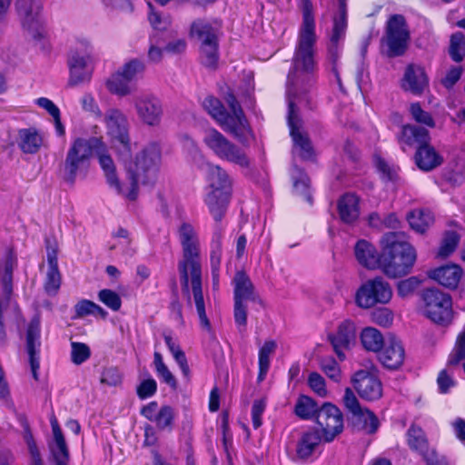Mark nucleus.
Returning a JSON list of instances; mask_svg holds the SVG:
<instances>
[{
  "instance_id": "1",
  "label": "nucleus",
  "mask_w": 465,
  "mask_h": 465,
  "mask_svg": "<svg viewBox=\"0 0 465 465\" xmlns=\"http://www.w3.org/2000/svg\"><path fill=\"white\" fill-rule=\"evenodd\" d=\"M302 12V24L298 36V44L292 59V67L287 78V98L289 104L288 125L293 142V153L304 160L312 159L314 153L311 141L302 130V120L298 116V104L308 105V89L313 83L314 44L316 42L315 20L311 0H300Z\"/></svg>"
},
{
  "instance_id": "2",
  "label": "nucleus",
  "mask_w": 465,
  "mask_h": 465,
  "mask_svg": "<svg viewBox=\"0 0 465 465\" xmlns=\"http://www.w3.org/2000/svg\"><path fill=\"white\" fill-rule=\"evenodd\" d=\"M120 159L124 164L130 180L128 185L120 183L111 156L103 154L100 157V166L106 182L118 194L129 200H134L140 184L153 185L158 180L162 163V150L158 143L147 144L136 153L134 159L130 157V153Z\"/></svg>"
},
{
  "instance_id": "3",
  "label": "nucleus",
  "mask_w": 465,
  "mask_h": 465,
  "mask_svg": "<svg viewBox=\"0 0 465 465\" xmlns=\"http://www.w3.org/2000/svg\"><path fill=\"white\" fill-rule=\"evenodd\" d=\"M179 241L182 245V259L178 272L183 292L188 302H194L201 327L210 331L211 323L205 312V302L202 286L201 244L196 229L184 223L179 228Z\"/></svg>"
},
{
  "instance_id": "4",
  "label": "nucleus",
  "mask_w": 465,
  "mask_h": 465,
  "mask_svg": "<svg viewBox=\"0 0 465 465\" xmlns=\"http://www.w3.org/2000/svg\"><path fill=\"white\" fill-rule=\"evenodd\" d=\"M381 271L390 278H398L411 272L417 258L413 246L400 232L385 233L381 239Z\"/></svg>"
},
{
  "instance_id": "5",
  "label": "nucleus",
  "mask_w": 465,
  "mask_h": 465,
  "mask_svg": "<svg viewBox=\"0 0 465 465\" xmlns=\"http://www.w3.org/2000/svg\"><path fill=\"white\" fill-rule=\"evenodd\" d=\"M226 102L230 113L213 96H207L203 102V107L224 131L233 134L240 142L246 143L252 136V132L242 109L233 94H229Z\"/></svg>"
},
{
  "instance_id": "6",
  "label": "nucleus",
  "mask_w": 465,
  "mask_h": 465,
  "mask_svg": "<svg viewBox=\"0 0 465 465\" xmlns=\"http://www.w3.org/2000/svg\"><path fill=\"white\" fill-rule=\"evenodd\" d=\"M96 64L94 46L86 37H78L68 53L67 84L75 87L91 82Z\"/></svg>"
},
{
  "instance_id": "7",
  "label": "nucleus",
  "mask_w": 465,
  "mask_h": 465,
  "mask_svg": "<svg viewBox=\"0 0 465 465\" xmlns=\"http://www.w3.org/2000/svg\"><path fill=\"white\" fill-rule=\"evenodd\" d=\"M208 192L204 202L213 219L220 222L226 211L232 190V181L225 170L209 164L207 172Z\"/></svg>"
},
{
  "instance_id": "8",
  "label": "nucleus",
  "mask_w": 465,
  "mask_h": 465,
  "mask_svg": "<svg viewBox=\"0 0 465 465\" xmlns=\"http://www.w3.org/2000/svg\"><path fill=\"white\" fill-rule=\"evenodd\" d=\"M401 143L404 145L416 146L415 161L419 168L430 171L442 163V157L429 144L430 134L426 128L413 124H406L402 127Z\"/></svg>"
},
{
  "instance_id": "9",
  "label": "nucleus",
  "mask_w": 465,
  "mask_h": 465,
  "mask_svg": "<svg viewBox=\"0 0 465 465\" xmlns=\"http://www.w3.org/2000/svg\"><path fill=\"white\" fill-rule=\"evenodd\" d=\"M95 153L100 161L103 154H107L105 145L100 138H77L67 152L64 162L65 179L74 183L77 173L85 167L92 153Z\"/></svg>"
},
{
  "instance_id": "10",
  "label": "nucleus",
  "mask_w": 465,
  "mask_h": 465,
  "mask_svg": "<svg viewBox=\"0 0 465 465\" xmlns=\"http://www.w3.org/2000/svg\"><path fill=\"white\" fill-rule=\"evenodd\" d=\"M203 142L218 158L239 165L242 168L249 167L250 159L246 153L229 141L216 129L210 128L205 130Z\"/></svg>"
},
{
  "instance_id": "11",
  "label": "nucleus",
  "mask_w": 465,
  "mask_h": 465,
  "mask_svg": "<svg viewBox=\"0 0 465 465\" xmlns=\"http://www.w3.org/2000/svg\"><path fill=\"white\" fill-rule=\"evenodd\" d=\"M217 33L218 27L203 20L193 22L191 26V34L201 42V62L204 66L212 69L217 66L219 61Z\"/></svg>"
},
{
  "instance_id": "12",
  "label": "nucleus",
  "mask_w": 465,
  "mask_h": 465,
  "mask_svg": "<svg viewBox=\"0 0 465 465\" xmlns=\"http://www.w3.org/2000/svg\"><path fill=\"white\" fill-rule=\"evenodd\" d=\"M104 122L107 134L117 148L119 157L124 158L131 153L127 116L120 109L110 108L104 114Z\"/></svg>"
},
{
  "instance_id": "13",
  "label": "nucleus",
  "mask_w": 465,
  "mask_h": 465,
  "mask_svg": "<svg viewBox=\"0 0 465 465\" xmlns=\"http://www.w3.org/2000/svg\"><path fill=\"white\" fill-rule=\"evenodd\" d=\"M392 297V289L382 277H375L363 282L356 292L355 302L362 309L376 304H387Z\"/></svg>"
},
{
  "instance_id": "14",
  "label": "nucleus",
  "mask_w": 465,
  "mask_h": 465,
  "mask_svg": "<svg viewBox=\"0 0 465 465\" xmlns=\"http://www.w3.org/2000/svg\"><path fill=\"white\" fill-rule=\"evenodd\" d=\"M424 313L437 323L448 324L453 317L452 302L448 293L438 289H428L422 295Z\"/></svg>"
},
{
  "instance_id": "15",
  "label": "nucleus",
  "mask_w": 465,
  "mask_h": 465,
  "mask_svg": "<svg viewBox=\"0 0 465 465\" xmlns=\"http://www.w3.org/2000/svg\"><path fill=\"white\" fill-rule=\"evenodd\" d=\"M15 8L24 30L34 39L44 36V18L40 0H16Z\"/></svg>"
},
{
  "instance_id": "16",
  "label": "nucleus",
  "mask_w": 465,
  "mask_h": 465,
  "mask_svg": "<svg viewBox=\"0 0 465 465\" xmlns=\"http://www.w3.org/2000/svg\"><path fill=\"white\" fill-rule=\"evenodd\" d=\"M135 114L144 125L157 127L161 124L163 116V108L161 100L152 93H140L132 99Z\"/></svg>"
},
{
  "instance_id": "17",
  "label": "nucleus",
  "mask_w": 465,
  "mask_h": 465,
  "mask_svg": "<svg viewBox=\"0 0 465 465\" xmlns=\"http://www.w3.org/2000/svg\"><path fill=\"white\" fill-rule=\"evenodd\" d=\"M410 31L404 16L393 15L386 25L385 43L389 56L402 55L408 48Z\"/></svg>"
},
{
  "instance_id": "18",
  "label": "nucleus",
  "mask_w": 465,
  "mask_h": 465,
  "mask_svg": "<svg viewBox=\"0 0 465 465\" xmlns=\"http://www.w3.org/2000/svg\"><path fill=\"white\" fill-rule=\"evenodd\" d=\"M346 28L347 20L345 3L344 0H340L339 15L333 19V27L328 46V60L332 65L331 70L338 82H340V77L337 71V64L341 54Z\"/></svg>"
},
{
  "instance_id": "19",
  "label": "nucleus",
  "mask_w": 465,
  "mask_h": 465,
  "mask_svg": "<svg viewBox=\"0 0 465 465\" xmlns=\"http://www.w3.org/2000/svg\"><path fill=\"white\" fill-rule=\"evenodd\" d=\"M322 430L324 440L331 442L343 430V416L341 411L331 403H324L318 410L315 418Z\"/></svg>"
},
{
  "instance_id": "20",
  "label": "nucleus",
  "mask_w": 465,
  "mask_h": 465,
  "mask_svg": "<svg viewBox=\"0 0 465 465\" xmlns=\"http://www.w3.org/2000/svg\"><path fill=\"white\" fill-rule=\"evenodd\" d=\"M352 385L358 394L364 400L375 401L382 395L380 380L367 371H359L351 378Z\"/></svg>"
},
{
  "instance_id": "21",
  "label": "nucleus",
  "mask_w": 465,
  "mask_h": 465,
  "mask_svg": "<svg viewBox=\"0 0 465 465\" xmlns=\"http://www.w3.org/2000/svg\"><path fill=\"white\" fill-rule=\"evenodd\" d=\"M322 451V437L317 430L303 432L297 441L295 455L301 461L313 460Z\"/></svg>"
},
{
  "instance_id": "22",
  "label": "nucleus",
  "mask_w": 465,
  "mask_h": 465,
  "mask_svg": "<svg viewBox=\"0 0 465 465\" xmlns=\"http://www.w3.org/2000/svg\"><path fill=\"white\" fill-rule=\"evenodd\" d=\"M141 414L161 430H171L175 418V411L169 405H163L160 409L156 401H151L141 411Z\"/></svg>"
},
{
  "instance_id": "23",
  "label": "nucleus",
  "mask_w": 465,
  "mask_h": 465,
  "mask_svg": "<svg viewBox=\"0 0 465 465\" xmlns=\"http://www.w3.org/2000/svg\"><path fill=\"white\" fill-rule=\"evenodd\" d=\"M232 284L233 286V301L240 302L262 303L250 277L242 271L235 272Z\"/></svg>"
},
{
  "instance_id": "24",
  "label": "nucleus",
  "mask_w": 465,
  "mask_h": 465,
  "mask_svg": "<svg viewBox=\"0 0 465 465\" xmlns=\"http://www.w3.org/2000/svg\"><path fill=\"white\" fill-rule=\"evenodd\" d=\"M356 337V328L351 321L346 320L340 323L337 331L329 336L334 352L341 361L345 359L344 351L348 350Z\"/></svg>"
},
{
  "instance_id": "25",
  "label": "nucleus",
  "mask_w": 465,
  "mask_h": 465,
  "mask_svg": "<svg viewBox=\"0 0 465 465\" xmlns=\"http://www.w3.org/2000/svg\"><path fill=\"white\" fill-rule=\"evenodd\" d=\"M379 352L381 363L391 370L400 368L405 360V350L400 340L395 337L389 338Z\"/></svg>"
},
{
  "instance_id": "26",
  "label": "nucleus",
  "mask_w": 465,
  "mask_h": 465,
  "mask_svg": "<svg viewBox=\"0 0 465 465\" xmlns=\"http://www.w3.org/2000/svg\"><path fill=\"white\" fill-rule=\"evenodd\" d=\"M41 327H40V320L38 318H34L26 331V350L29 355V361L32 369L33 375L35 379H36V371L39 369V360L38 353L41 346Z\"/></svg>"
},
{
  "instance_id": "27",
  "label": "nucleus",
  "mask_w": 465,
  "mask_h": 465,
  "mask_svg": "<svg viewBox=\"0 0 465 465\" xmlns=\"http://www.w3.org/2000/svg\"><path fill=\"white\" fill-rule=\"evenodd\" d=\"M17 266V257L13 249L5 250L0 258V282L5 297L9 299L13 292V272Z\"/></svg>"
},
{
  "instance_id": "28",
  "label": "nucleus",
  "mask_w": 465,
  "mask_h": 465,
  "mask_svg": "<svg viewBox=\"0 0 465 465\" xmlns=\"http://www.w3.org/2000/svg\"><path fill=\"white\" fill-rule=\"evenodd\" d=\"M429 80L422 66L411 64L406 67L402 88L414 94H420L428 86Z\"/></svg>"
},
{
  "instance_id": "29",
  "label": "nucleus",
  "mask_w": 465,
  "mask_h": 465,
  "mask_svg": "<svg viewBox=\"0 0 465 465\" xmlns=\"http://www.w3.org/2000/svg\"><path fill=\"white\" fill-rule=\"evenodd\" d=\"M354 253L358 262L369 269L375 270L381 266V253L380 254L373 244L366 240H360L354 247Z\"/></svg>"
},
{
  "instance_id": "30",
  "label": "nucleus",
  "mask_w": 465,
  "mask_h": 465,
  "mask_svg": "<svg viewBox=\"0 0 465 465\" xmlns=\"http://www.w3.org/2000/svg\"><path fill=\"white\" fill-rule=\"evenodd\" d=\"M462 275V269L457 264H447L429 272L430 278L450 289H455L458 286Z\"/></svg>"
},
{
  "instance_id": "31",
  "label": "nucleus",
  "mask_w": 465,
  "mask_h": 465,
  "mask_svg": "<svg viewBox=\"0 0 465 465\" xmlns=\"http://www.w3.org/2000/svg\"><path fill=\"white\" fill-rule=\"evenodd\" d=\"M43 142V134L35 127L23 128L18 131L16 143L19 149L25 153H36Z\"/></svg>"
},
{
  "instance_id": "32",
  "label": "nucleus",
  "mask_w": 465,
  "mask_h": 465,
  "mask_svg": "<svg viewBox=\"0 0 465 465\" xmlns=\"http://www.w3.org/2000/svg\"><path fill=\"white\" fill-rule=\"evenodd\" d=\"M341 220L345 223H354L360 215L359 198L353 193H346L338 202Z\"/></svg>"
},
{
  "instance_id": "33",
  "label": "nucleus",
  "mask_w": 465,
  "mask_h": 465,
  "mask_svg": "<svg viewBox=\"0 0 465 465\" xmlns=\"http://www.w3.org/2000/svg\"><path fill=\"white\" fill-rule=\"evenodd\" d=\"M105 87L110 94L120 97L127 96L135 90V85L125 79L118 69L106 79Z\"/></svg>"
},
{
  "instance_id": "34",
  "label": "nucleus",
  "mask_w": 465,
  "mask_h": 465,
  "mask_svg": "<svg viewBox=\"0 0 465 465\" xmlns=\"http://www.w3.org/2000/svg\"><path fill=\"white\" fill-rule=\"evenodd\" d=\"M407 220L412 230L423 233L434 223V215L429 209H415L410 212Z\"/></svg>"
},
{
  "instance_id": "35",
  "label": "nucleus",
  "mask_w": 465,
  "mask_h": 465,
  "mask_svg": "<svg viewBox=\"0 0 465 465\" xmlns=\"http://www.w3.org/2000/svg\"><path fill=\"white\" fill-rule=\"evenodd\" d=\"M407 442L409 447L420 455L425 454L430 450L423 430L415 425H411L407 431Z\"/></svg>"
},
{
  "instance_id": "36",
  "label": "nucleus",
  "mask_w": 465,
  "mask_h": 465,
  "mask_svg": "<svg viewBox=\"0 0 465 465\" xmlns=\"http://www.w3.org/2000/svg\"><path fill=\"white\" fill-rule=\"evenodd\" d=\"M223 237V228L220 224H216L210 243V265L221 266Z\"/></svg>"
},
{
  "instance_id": "37",
  "label": "nucleus",
  "mask_w": 465,
  "mask_h": 465,
  "mask_svg": "<svg viewBox=\"0 0 465 465\" xmlns=\"http://www.w3.org/2000/svg\"><path fill=\"white\" fill-rule=\"evenodd\" d=\"M277 347L274 341H266L259 351V374L258 381L264 380L271 364V356L273 354Z\"/></svg>"
},
{
  "instance_id": "38",
  "label": "nucleus",
  "mask_w": 465,
  "mask_h": 465,
  "mask_svg": "<svg viewBox=\"0 0 465 465\" xmlns=\"http://www.w3.org/2000/svg\"><path fill=\"white\" fill-rule=\"evenodd\" d=\"M361 341L367 351L375 352L379 351L385 343L380 331L372 327H367L362 330Z\"/></svg>"
},
{
  "instance_id": "39",
  "label": "nucleus",
  "mask_w": 465,
  "mask_h": 465,
  "mask_svg": "<svg viewBox=\"0 0 465 465\" xmlns=\"http://www.w3.org/2000/svg\"><path fill=\"white\" fill-rule=\"evenodd\" d=\"M292 177L293 180L294 192L312 204V198L310 193V179L307 174L297 167H294L292 172Z\"/></svg>"
},
{
  "instance_id": "40",
  "label": "nucleus",
  "mask_w": 465,
  "mask_h": 465,
  "mask_svg": "<svg viewBox=\"0 0 465 465\" xmlns=\"http://www.w3.org/2000/svg\"><path fill=\"white\" fill-rule=\"evenodd\" d=\"M122 74L131 84H134L141 77L145 71V64L140 59L134 58L125 62L118 68Z\"/></svg>"
},
{
  "instance_id": "41",
  "label": "nucleus",
  "mask_w": 465,
  "mask_h": 465,
  "mask_svg": "<svg viewBox=\"0 0 465 465\" xmlns=\"http://www.w3.org/2000/svg\"><path fill=\"white\" fill-rule=\"evenodd\" d=\"M352 418L355 424L359 425L368 433L375 432L380 425L377 416L368 409H361Z\"/></svg>"
},
{
  "instance_id": "42",
  "label": "nucleus",
  "mask_w": 465,
  "mask_h": 465,
  "mask_svg": "<svg viewBox=\"0 0 465 465\" xmlns=\"http://www.w3.org/2000/svg\"><path fill=\"white\" fill-rule=\"evenodd\" d=\"M318 408L316 402L308 396H301L295 404V414L303 420H310L317 416Z\"/></svg>"
},
{
  "instance_id": "43",
  "label": "nucleus",
  "mask_w": 465,
  "mask_h": 465,
  "mask_svg": "<svg viewBox=\"0 0 465 465\" xmlns=\"http://www.w3.org/2000/svg\"><path fill=\"white\" fill-rule=\"evenodd\" d=\"M153 365L157 376L171 388L176 389L177 381L173 373L170 371L166 364L163 362V356L160 352L153 353Z\"/></svg>"
},
{
  "instance_id": "44",
  "label": "nucleus",
  "mask_w": 465,
  "mask_h": 465,
  "mask_svg": "<svg viewBox=\"0 0 465 465\" xmlns=\"http://www.w3.org/2000/svg\"><path fill=\"white\" fill-rule=\"evenodd\" d=\"M50 449L56 465H68L69 451L64 436L54 438Z\"/></svg>"
},
{
  "instance_id": "45",
  "label": "nucleus",
  "mask_w": 465,
  "mask_h": 465,
  "mask_svg": "<svg viewBox=\"0 0 465 465\" xmlns=\"http://www.w3.org/2000/svg\"><path fill=\"white\" fill-rule=\"evenodd\" d=\"M449 54L454 62H460L465 57V36L457 32L450 36Z\"/></svg>"
},
{
  "instance_id": "46",
  "label": "nucleus",
  "mask_w": 465,
  "mask_h": 465,
  "mask_svg": "<svg viewBox=\"0 0 465 465\" xmlns=\"http://www.w3.org/2000/svg\"><path fill=\"white\" fill-rule=\"evenodd\" d=\"M75 313L77 317H84L86 315L100 316L104 319L107 316V312L100 305L91 302L89 300H82L75 307Z\"/></svg>"
},
{
  "instance_id": "47",
  "label": "nucleus",
  "mask_w": 465,
  "mask_h": 465,
  "mask_svg": "<svg viewBox=\"0 0 465 465\" xmlns=\"http://www.w3.org/2000/svg\"><path fill=\"white\" fill-rule=\"evenodd\" d=\"M320 367L323 373L334 382L341 380V371L339 363L332 357H322L320 360Z\"/></svg>"
},
{
  "instance_id": "48",
  "label": "nucleus",
  "mask_w": 465,
  "mask_h": 465,
  "mask_svg": "<svg viewBox=\"0 0 465 465\" xmlns=\"http://www.w3.org/2000/svg\"><path fill=\"white\" fill-rule=\"evenodd\" d=\"M460 242V235L454 231H448L444 233L438 256L445 258L451 254Z\"/></svg>"
},
{
  "instance_id": "49",
  "label": "nucleus",
  "mask_w": 465,
  "mask_h": 465,
  "mask_svg": "<svg viewBox=\"0 0 465 465\" xmlns=\"http://www.w3.org/2000/svg\"><path fill=\"white\" fill-rule=\"evenodd\" d=\"M61 285V274L58 267L48 268L45 289L48 294H55Z\"/></svg>"
},
{
  "instance_id": "50",
  "label": "nucleus",
  "mask_w": 465,
  "mask_h": 465,
  "mask_svg": "<svg viewBox=\"0 0 465 465\" xmlns=\"http://www.w3.org/2000/svg\"><path fill=\"white\" fill-rule=\"evenodd\" d=\"M412 118L419 124L428 127H434L435 123L430 113L424 111L419 103H413L410 106Z\"/></svg>"
},
{
  "instance_id": "51",
  "label": "nucleus",
  "mask_w": 465,
  "mask_h": 465,
  "mask_svg": "<svg viewBox=\"0 0 465 465\" xmlns=\"http://www.w3.org/2000/svg\"><path fill=\"white\" fill-rule=\"evenodd\" d=\"M71 347V359L74 364L80 365L90 358L91 351L86 344L74 341Z\"/></svg>"
},
{
  "instance_id": "52",
  "label": "nucleus",
  "mask_w": 465,
  "mask_h": 465,
  "mask_svg": "<svg viewBox=\"0 0 465 465\" xmlns=\"http://www.w3.org/2000/svg\"><path fill=\"white\" fill-rule=\"evenodd\" d=\"M99 301L111 310L116 312L121 308L122 301L120 296L109 289L101 290L98 293Z\"/></svg>"
},
{
  "instance_id": "53",
  "label": "nucleus",
  "mask_w": 465,
  "mask_h": 465,
  "mask_svg": "<svg viewBox=\"0 0 465 465\" xmlns=\"http://www.w3.org/2000/svg\"><path fill=\"white\" fill-rule=\"evenodd\" d=\"M438 389L440 393H448L450 390L456 386L457 381L454 379L453 373L448 370L440 371L437 378Z\"/></svg>"
},
{
  "instance_id": "54",
  "label": "nucleus",
  "mask_w": 465,
  "mask_h": 465,
  "mask_svg": "<svg viewBox=\"0 0 465 465\" xmlns=\"http://www.w3.org/2000/svg\"><path fill=\"white\" fill-rule=\"evenodd\" d=\"M156 391L157 383L152 377L142 381L136 390L138 397L142 400L153 396Z\"/></svg>"
},
{
  "instance_id": "55",
  "label": "nucleus",
  "mask_w": 465,
  "mask_h": 465,
  "mask_svg": "<svg viewBox=\"0 0 465 465\" xmlns=\"http://www.w3.org/2000/svg\"><path fill=\"white\" fill-rule=\"evenodd\" d=\"M310 388L319 396L325 397L327 389L324 378L318 372H312L308 378Z\"/></svg>"
},
{
  "instance_id": "56",
  "label": "nucleus",
  "mask_w": 465,
  "mask_h": 465,
  "mask_svg": "<svg viewBox=\"0 0 465 465\" xmlns=\"http://www.w3.org/2000/svg\"><path fill=\"white\" fill-rule=\"evenodd\" d=\"M150 8V13L148 15L149 22L151 25L156 30H165L171 25V19L169 16H162L159 13H156L153 9V5L148 4Z\"/></svg>"
},
{
  "instance_id": "57",
  "label": "nucleus",
  "mask_w": 465,
  "mask_h": 465,
  "mask_svg": "<svg viewBox=\"0 0 465 465\" xmlns=\"http://www.w3.org/2000/svg\"><path fill=\"white\" fill-rule=\"evenodd\" d=\"M420 282L417 277H410L406 280L401 281L398 283L397 291L398 294L405 298L411 295L420 285Z\"/></svg>"
},
{
  "instance_id": "58",
  "label": "nucleus",
  "mask_w": 465,
  "mask_h": 465,
  "mask_svg": "<svg viewBox=\"0 0 465 465\" xmlns=\"http://www.w3.org/2000/svg\"><path fill=\"white\" fill-rule=\"evenodd\" d=\"M24 438L27 444L29 452L31 454L33 465H43L39 450L36 447V444L33 439V435L29 430L28 427H25V429Z\"/></svg>"
},
{
  "instance_id": "59",
  "label": "nucleus",
  "mask_w": 465,
  "mask_h": 465,
  "mask_svg": "<svg viewBox=\"0 0 465 465\" xmlns=\"http://www.w3.org/2000/svg\"><path fill=\"white\" fill-rule=\"evenodd\" d=\"M372 320L380 326L388 327L393 322V312L388 308H381L372 312Z\"/></svg>"
},
{
  "instance_id": "60",
  "label": "nucleus",
  "mask_w": 465,
  "mask_h": 465,
  "mask_svg": "<svg viewBox=\"0 0 465 465\" xmlns=\"http://www.w3.org/2000/svg\"><path fill=\"white\" fill-rule=\"evenodd\" d=\"M266 402L264 400L260 399L253 401L252 406V421L254 429H259L262 424V416L265 411Z\"/></svg>"
},
{
  "instance_id": "61",
  "label": "nucleus",
  "mask_w": 465,
  "mask_h": 465,
  "mask_svg": "<svg viewBox=\"0 0 465 465\" xmlns=\"http://www.w3.org/2000/svg\"><path fill=\"white\" fill-rule=\"evenodd\" d=\"M233 317L239 329H245L247 323V303L234 302Z\"/></svg>"
},
{
  "instance_id": "62",
  "label": "nucleus",
  "mask_w": 465,
  "mask_h": 465,
  "mask_svg": "<svg viewBox=\"0 0 465 465\" xmlns=\"http://www.w3.org/2000/svg\"><path fill=\"white\" fill-rule=\"evenodd\" d=\"M101 382L108 386H117L122 382L121 372L114 367L105 369L102 373Z\"/></svg>"
},
{
  "instance_id": "63",
  "label": "nucleus",
  "mask_w": 465,
  "mask_h": 465,
  "mask_svg": "<svg viewBox=\"0 0 465 465\" xmlns=\"http://www.w3.org/2000/svg\"><path fill=\"white\" fill-rule=\"evenodd\" d=\"M115 236L118 240V243L114 247L120 248L122 252L127 255H133L134 253V250L130 247L131 240L129 239L128 232L120 228Z\"/></svg>"
},
{
  "instance_id": "64",
  "label": "nucleus",
  "mask_w": 465,
  "mask_h": 465,
  "mask_svg": "<svg viewBox=\"0 0 465 465\" xmlns=\"http://www.w3.org/2000/svg\"><path fill=\"white\" fill-rule=\"evenodd\" d=\"M343 402L346 409L352 414V416L362 409L355 394L350 388L345 390Z\"/></svg>"
}]
</instances>
